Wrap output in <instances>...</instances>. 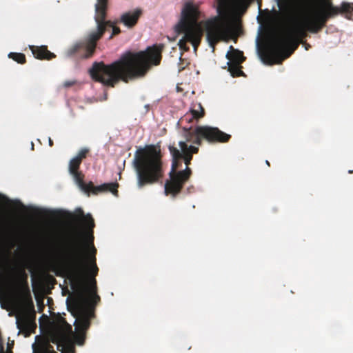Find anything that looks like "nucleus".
<instances>
[{"instance_id": "16", "label": "nucleus", "mask_w": 353, "mask_h": 353, "mask_svg": "<svg viewBox=\"0 0 353 353\" xmlns=\"http://www.w3.org/2000/svg\"><path fill=\"white\" fill-rule=\"evenodd\" d=\"M226 58L228 59V62H231V63L242 64L245 61L243 52L234 49L232 46H230V51L228 52Z\"/></svg>"}, {"instance_id": "21", "label": "nucleus", "mask_w": 353, "mask_h": 353, "mask_svg": "<svg viewBox=\"0 0 353 353\" xmlns=\"http://www.w3.org/2000/svg\"><path fill=\"white\" fill-rule=\"evenodd\" d=\"M81 163V162L79 159H77L75 157L72 158L69 163L70 173L79 171V169Z\"/></svg>"}, {"instance_id": "3", "label": "nucleus", "mask_w": 353, "mask_h": 353, "mask_svg": "<svg viewBox=\"0 0 353 353\" xmlns=\"http://www.w3.org/2000/svg\"><path fill=\"white\" fill-rule=\"evenodd\" d=\"M163 48L161 44L148 47L145 51L128 52L109 65L94 62L89 70L90 76L94 81L112 88L121 80L128 83L143 77L151 65H159Z\"/></svg>"}, {"instance_id": "15", "label": "nucleus", "mask_w": 353, "mask_h": 353, "mask_svg": "<svg viewBox=\"0 0 353 353\" xmlns=\"http://www.w3.org/2000/svg\"><path fill=\"white\" fill-rule=\"evenodd\" d=\"M118 188H119V183H103L102 185L94 186L92 185V188L91 190V192L94 194H97L99 192H112L114 196H118Z\"/></svg>"}, {"instance_id": "27", "label": "nucleus", "mask_w": 353, "mask_h": 353, "mask_svg": "<svg viewBox=\"0 0 353 353\" xmlns=\"http://www.w3.org/2000/svg\"><path fill=\"white\" fill-rule=\"evenodd\" d=\"M349 173H353V170H349Z\"/></svg>"}, {"instance_id": "7", "label": "nucleus", "mask_w": 353, "mask_h": 353, "mask_svg": "<svg viewBox=\"0 0 353 353\" xmlns=\"http://www.w3.org/2000/svg\"><path fill=\"white\" fill-rule=\"evenodd\" d=\"M103 17V10L99 7L97 8V14L94 15L97 29L90 32L84 41L77 42L70 47L65 52L67 57H76L81 59H87L92 56L97 41L105 33V23L102 21Z\"/></svg>"}, {"instance_id": "24", "label": "nucleus", "mask_w": 353, "mask_h": 353, "mask_svg": "<svg viewBox=\"0 0 353 353\" xmlns=\"http://www.w3.org/2000/svg\"><path fill=\"white\" fill-rule=\"evenodd\" d=\"M74 84V81H67L63 83L64 87L69 88Z\"/></svg>"}, {"instance_id": "12", "label": "nucleus", "mask_w": 353, "mask_h": 353, "mask_svg": "<svg viewBox=\"0 0 353 353\" xmlns=\"http://www.w3.org/2000/svg\"><path fill=\"white\" fill-rule=\"evenodd\" d=\"M312 0H277L279 5L283 3L291 8L298 14L305 12L310 8Z\"/></svg>"}, {"instance_id": "4", "label": "nucleus", "mask_w": 353, "mask_h": 353, "mask_svg": "<svg viewBox=\"0 0 353 353\" xmlns=\"http://www.w3.org/2000/svg\"><path fill=\"white\" fill-rule=\"evenodd\" d=\"M201 17L199 6L192 1L185 3L181 10V17L176 26V31L184 36L179 41L180 49L189 50L187 42L191 43L196 52L201 42L203 31L206 32V39L209 46L214 49L219 41L225 40L230 34L228 23L219 17L198 22Z\"/></svg>"}, {"instance_id": "22", "label": "nucleus", "mask_w": 353, "mask_h": 353, "mask_svg": "<svg viewBox=\"0 0 353 353\" xmlns=\"http://www.w3.org/2000/svg\"><path fill=\"white\" fill-rule=\"evenodd\" d=\"M252 0H236V6L238 8L245 12L250 6Z\"/></svg>"}, {"instance_id": "25", "label": "nucleus", "mask_w": 353, "mask_h": 353, "mask_svg": "<svg viewBox=\"0 0 353 353\" xmlns=\"http://www.w3.org/2000/svg\"><path fill=\"white\" fill-rule=\"evenodd\" d=\"M49 145L52 147L54 144L53 141L51 139V138H49L48 139Z\"/></svg>"}, {"instance_id": "1", "label": "nucleus", "mask_w": 353, "mask_h": 353, "mask_svg": "<svg viewBox=\"0 0 353 353\" xmlns=\"http://www.w3.org/2000/svg\"><path fill=\"white\" fill-rule=\"evenodd\" d=\"M68 217L74 222H81L83 227L75 228L71 232L63 247L68 279L71 288L77 294L70 302L68 299L67 300L68 309L75 317L74 341L66 337L72 330L71 325L63 316L58 315L53 322L54 338L52 342L57 344V350L61 353H76L74 343L79 345L84 344L91 319L94 316L89 306L94 307L100 301L94 279L99 268L97 249L94 245V219L91 214L85 215L83 212L68 213Z\"/></svg>"}, {"instance_id": "19", "label": "nucleus", "mask_w": 353, "mask_h": 353, "mask_svg": "<svg viewBox=\"0 0 353 353\" xmlns=\"http://www.w3.org/2000/svg\"><path fill=\"white\" fill-rule=\"evenodd\" d=\"M227 64L228 65V71L232 77H239L245 76L244 72L241 70V64L231 63V62H228Z\"/></svg>"}, {"instance_id": "20", "label": "nucleus", "mask_w": 353, "mask_h": 353, "mask_svg": "<svg viewBox=\"0 0 353 353\" xmlns=\"http://www.w3.org/2000/svg\"><path fill=\"white\" fill-rule=\"evenodd\" d=\"M8 57L20 64H24L26 62V56L20 52H10Z\"/></svg>"}, {"instance_id": "8", "label": "nucleus", "mask_w": 353, "mask_h": 353, "mask_svg": "<svg viewBox=\"0 0 353 353\" xmlns=\"http://www.w3.org/2000/svg\"><path fill=\"white\" fill-rule=\"evenodd\" d=\"M169 150L172 157V163L169 173L170 179L165 183V193L166 195L170 194L175 197L190 178L192 170L190 168H185L183 170L178 171L177 169L181 165L182 154L172 145L169 146Z\"/></svg>"}, {"instance_id": "26", "label": "nucleus", "mask_w": 353, "mask_h": 353, "mask_svg": "<svg viewBox=\"0 0 353 353\" xmlns=\"http://www.w3.org/2000/svg\"><path fill=\"white\" fill-rule=\"evenodd\" d=\"M266 164H268V165H270V163H269L268 161H266Z\"/></svg>"}, {"instance_id": "5", "label": "nucleus", "mask_w": 353, "mask_h": 353, "mask_svg": "<svg viewBox=\"0 0 353 353\" xmlns=\"http://www.w3.org/2000/svg\"><path fill=\"white\" fill-rule=\"evenodd\" d=\"M205 116V110L202 105L193 104L189 112L183 115L179 120V123L183 125V137L186 141L201 145L203 141L213 144L216 143H228L231 139L228 134L216 127L210 125H198L192 130V125L188 124L196 123Z\"/></svg>"}, {"instance_id": "9", "label": "nucleus", "mask_w": 353, "mask_h": 353, "mask_svg": "<svg viewBox=\"0 0 353 353\" xmlns=\"http://www.w3.org/2000/svg\"><path fill=\"white\" fill-rule=\"evenodd\" d=\"M35 319L36 314L33 309L32 311H27L17 317V327L19 330L29 334L37 327Z\"/></svg>"}, {"instance_id": "11", "label": "nucleus", "mask_w": 353, "mask_h": 353, "mask_svg": "<svg viewBox=\"0 0 353 353\" xmlns=\"http://www.w3.org/2000/svg\"><path fill=\"white\" fill-rule=\"evenodd\" d=\"M141 14L142 10L139 8L128 11L121 15L119 19L117 20V22L123 23L128 28H132L137 25Z\"/></svg>"}, {"instance_id": "18", "label": "nucleus", "mask_w": 353, "mask_h": 353, "mask_svg": "<svg viewBox=\"0 0 353 353\" xmlns=\"http://www.w3.org/2000/svg\"><path fill=\"white\" fill-rule=\"evenodd\" d=\"M32 348L33 353H57L53 346L46 341L39 343L37 345L33 344Z\"/></svg>"}, {"instance_id": "17", "label": "nucleus", "mask_w": 353, "mask_h": 353, "mask_svg": "<svg viewBox=\"0 0 353 353\" xmlns=\"http://www.w3.org/2000/svg\"><path fill=\"white\" fill-rule=\"evenodd\" d=\"M70 174L73 176L76 183L81 190L88 193L91 192L93 183L90 181L88 183H85L83 181L84 175L81 172L77 171Z\"/></svg>"}, {"instance_id": "6", "label": "nucleus", "mask_w": 353, "mask_h": 353, "mask_svg": "<svg viewBox=\"0 0 353 353\" xmlns=\"http://www.w3.org/2000/svg\"><path fill=\"white\" fill-rule=\"evenodd\" d=\"M134 167L139 188L158 182L163 176V163L159 145H146L134 155Z\"/></svg>"}, {"instance_id": "14", "label": "nucleus", "mask_w": 353, "mask_h": 353, "mask_svg": "<svg viewBox=\"0 0 353 353\" xmlns=\"http://www.w3.org/2000/svg\"><path fill=\"white\" fill-rule=\"evenodd\" d=\"M30 50H31L34 58L40 60H51L55 58L56 55L49 51L46 46H30Z\"/></svg>"}, {"instance_id": "2", "label": "nucleus", "mask_w": 353, "mask_h": 353, "mask_svg": "<svg viewBox=\"0 0 353 353\" xmlns=\"http://www.w3.org/2000/svg\"><path fill=\"white\" fill-rule=\"evenodd\" d=\"M279 7L293 16L292 25L286 30L273 34L263 61L269 65L281 63L290 57L307 37V32L318 33L327 21L339 14L353 21V3L342 2L340 7L333 5L332 0H312L310 8L303 14H298L291 7L278 3Z\"/></svg>"}, {"instance_id": "23", "label": "nucleus", "mask_w": 353, "mask_h": 353, "mask_svg": "<svg viewBox=\"0 0 353 353\" xmlns=\"http://www.w3.org/2000/svg\"><path fill=\"white\" fill-rule=\"evenodd\" d=\"M90 152V149L87 148H81L78 152L77 155L74 157L77 159H79L81 162L87 157L88 154Z\"/></svg>"}, {"instance_id": "10", "label": "nucleus", "mask_w": 353, "mask_h": 353, "mask_svg": "<svg viewBox=\"0 0 353 353\" xmlns=\"http://www.w3.org/2000/svg\"><path fill=\"white\" fill-rule=\"evenodd\" d=\"M100 8V9L103 10L104 11V17L103 18V22L105 23L104 28L105 31L108 27L112 28V32L109 37V39H112V37L115 35L121 33V30L119 27L115 26V23H117V20L116 21H112L110 20H106L107 16V9H108V0H97V2L95 5V14H97V8Z\"/></svg>"}, {"instance_id": "13", "label": "nucleus", "mask_w": 353, "mask_h": 353, "mask_svg": "<svg viewBox=\"0 0 353 353\" xmlns=\"http://www.w3.org/2000/svg\"><path fill=\"white\" fill-rule=\"evenodd\" d=\"M188 142V141H186L185 139L184 141H181L179 143V145L181 149L180 152L182 154V159H183L186 168H189L192 159L193 154H196L199 152V148L193 145H188L187 144Z\"/></svg>"}]
</instances>
